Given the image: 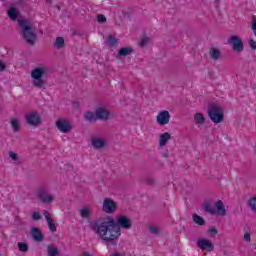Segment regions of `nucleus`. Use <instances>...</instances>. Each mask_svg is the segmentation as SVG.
<instances>
[{"label":"nucleus","mask_w":256,"mask_h":256,"mask_svg":"<svg viewBox=\"0 0 256 256\" xmlns=\"http://www.w3.org/2000/svg\"><path fill=\"white\" fill-rule=\"evenodd\" d=\"M131 227L133 222L125 215H120L117 221L112 216H107L90 223V229L105 243H116L121 237V229L127 230Z\"/></svg>","instance_id":"f257e3e1"},{"label":"nucleus","mask_w":256,"mask_h":256,"mask_svg":"<svg viewBox=\"0 0 256 256\" xmlns=\"http://www.w3.org/2000/svg\"><path fill=\"white\" fill-rule=\"evenodd\" d=\"M18 25L21 28V35L28 45H35L37 41V33L31 22L27 19H19Z\"/></svg>","instance_id":"f03ea898"},{"label":"nucleus","mask_w":256,"mask_h":256,"mask_svg":"<svg viewBox=\"0 0 256 256\" xmlns=\"http://www.w3.org/2000/svg\"><path fill=\"white\" fill-rule=\"evenodd\" d=\"M47 75V67L40 66L32 70L31 77L33 80L32 85L36 89H43L47 85V80L43 79Z\"/></svg>","instance_id":"7ed1b4c3"},{"label":"nucleus","mask_w":256,"mask_h":256,"mask_svg":"<svg viewBox=\"0 0 256 256\" xmlns=\"http://www.w3.org/2000/svg\"><path fill=\"white\" fill-rule=\"evenodd\" d=\"M208 116L213 123H223V109L217 106H212L208 109Z\"/></svg>","instance_id":"20e7f679"},{"label":"nucleus","mask_w":256,"mask_h":256,"mask_svg":"<svg viewBox=\"0 0 256 256\" xmlns=\"http://www.w3.org/2000/svg\"><path fill=\"white\" fill-rule=\"evenodd\" d=\"M37 197L42 203H53L55 201V197L51 194H49V189L47 187L42 186L38 189Z\"/></svg>","instance_id":"39448f33"},{"label":"nucleus","mask_w":256,"mask_h":256,"mask_svg":"<svg viewBox=\"0 0 256 256\" xmlns=\"http://www.w3.org/2000/svg\"><path fill=\"white\" fill-rule=\"evenodd\" d=\"M102 211L108 214L115 213V211H117V203H115L111 198H105L102 205Z\"/></svg>","instance_id":"423d86ee"},{"label":"nucleus","mask_w":256,"mask_h":256,"mask_svg":"<svg viewBox=\"0 0 256 256\" xmlns=\"http://www.w3.org/2000/svg\"><path fill=\"white\" fill-rule=\"evenodd\" d=\"M228 43L231 45L233 51H237L238 53H241L244 49L243 40L238 36H231L228 39Z\"/></svg>","instance_id":"0eeeda50"},{"label":"nucleus","mask_w":256,"mask_h":256,"mask_svg":"<svg viewBox=\"0 0 256 256\" xmlns=\"http://www.w3.org/2000/svg\"><path fill=\"white\" fill-rule=\"evenodd\" d=\"M169 121H171V114L167 110H162L158 113L156 117V123L161 127L168 125Z\"/></svg>","instance_id":"6e6552de"},{"label":"nucleus","mask_w":256,"mask_h":256,"mask_svg":"<svg viewBox=\"0 0 256 256\" xmlns=\"http://www.w3.org/2000/svg\"><path fill=\"white\" fill-rule=\"evenodd\" d=\"M56 127L60 131V133H71L73 126H71V122L66 119H59L56 121Z\"/></svg>","instance_id":"1a4fd4ad"},{"label":"nucleus","mask_w":256,"mask_h":256,"mask_svg":"<svg viewBox=\"0 0 256 256\" xmlns=\"http://www.w3.org/2000/svg\"><path fill=\"white\" fill-rule=\"evenodd\" d=\"M25 119L28 125H32L33 127H38V125H41V117L37 112H30L26 114Z\"/></svg>","instance_id":"9d476101"},{"label":"nucleus","mask_w":256,"mask_h":256,"mask_svg":"<svg viewBox=\"0 0 256 256\" xmlns=\"http://www.w3.org/2000/svg\"><path fill=\"white\" fill-rule=\"evenodd\" d=\"M95 117L96 119H100V121H109V117H111V112L104 107H97L95 109Z\"/></svg>","instance_id":"9b49d317"},{"label":"nucleus","mask_w":256,"mask_h":256,"mask_svg":"<svg viewBox=\"0 0 256 256\" xmlns=\"http://www.w3.org/2000/svg\"><path fill=\"white\" fill-rule=\"evenodd\" d=\"M91 143L94 149H103V147H107V139L105 138L94 137L91 139Z\"/></svg>","instance_id":"f8f14e48"},{"label":"nucleus","mask_w":256,"mask_h":256,"mask_svg":"<svg viewBox=\"0 0 256 256\" xmlns=\"http://www.w3.org/2000/svg\"><path fill=\"white\" fill-rule=\"evenodd\" d=\"M31 236H32V239H34V241H37L38 243H41V241L45 239V237L43 236V233L37 227L31 228Z\"/></svg>","instance_id":"ddd939ff"},{"label":"nucleus","mask_w":256,"mask_h":256,"mask_svg":"<svg viewBox=\"0 0 256 256\" xmlns=\"http://www.w3.org/2000/svg\"><path fill=\"white\" fill-rule=\"evenodd\" d=\"M197 245L202 250L208 249V251H213L214 248L213 243H211V241L203 238L198 240Z\"/></svg>","instance_id":"4468645a"},{"label":"nucleus","mask_w":256,"mask_h":256,"mask_svg":"<svg viewBox=\"0 0 256 256\" xmlns=\"http://www.w3.org/2000/svg\"><path fill=\"white\" fill-rule=\"evenodd\" d=\"M215 208L218 215H222V217H224V215H227V210L225 209V204H223L222 200H218L215 203Z\"/></svg>","instance_id":"2eb2a0df"},{"label":"nucleus","mask_w":256,"mask_h":256,"mask_svg":"<svg viewBox=\"0 0 256 256\" xmlns=\"http://www.w3.org/2000/svg\"><path fill=\"white\" fill-rule=\"evenodd\" d=\"M106 44L108 47H117V45H119V40H117V38L112 34H109L106 39Z\"/></svg>","instance_id":"dca6fc26"},{"label":"nucleus","mask_w":256,"mask_h":256,"mask_svg":"<svg viewBox=\"0 0 256 256\" xmlns=\"http://www.w3.org/2000/svg\"><path fill=\"white\" fill-rule=\"evenodd\" d=\"M133 53V47L127 46L123 47L118 51L119 57H127L128 55H131Z\"/></svg>","instance_id":"f3484780"},{"label":"nucleus","mask_w":256,"mask_h":256,"mask_svg":"<svg viewBox=\"0 0 256 256\" xmlns=\"http://www.w3.org/2000/svg\"><path fill=\"white\" fill-rule=\"evenodd\" d=\"M10 125L14 131V133H19L21 129V124L19 123V118H11Z\"/></svg>","instance_id":"a211bd4d"},{"label":"nucleus","mask_w":256,"mask_h":256,"mask_svg":"<svg viewBox=\"0 0 256 256\" xmlns=\"http://www.w3.org/2000/svg\"><path fill=\"white\" fill-rule=\"evenodd\" d=\"M170 139H171V134H169V132H165L163 134H160L159 146L160 147H165V145H167V141H169Z\"/></svg>","instance_id":"6ab92c4d"},{"label":"nucleus","mask_w":256,"mask_h":256,"mask_svg":"<svg viewBox=\"0 0 256 256\" xmlns=\"http://www.w3.org/2000/svg\"><path fill=\"white\" fill-rule=\"evenodd\" d=\"M8 17L9 19H12V21H17V17H19V11H17V8L15 7L9 8Z\"/></svg>","instance_id":"aec40b11"},{"label":"nucleus","mask_w":256,"mask_h":256,"mask_svg":"<svg viewBox=\"0 0 256 256\" xmlns=\"http://www.w3.org/2000/svg\"><path fill=\"white\" fill-rule=\"evenodd\" d=\"M210 57L214 61H219V59H221V51L217 48H211L210 49Z\"/></svg>","instance_id":"412c9836"},{"label":"nucleus","mask_w":256,"mask_h":256,"mask_svg":"<svg viewBox=\"0 0 256 256\" xmlns=\"http://www.w3.org/2000/svg\"><path fill=\"white\" fill-rule=\"evenodd\" d=\"M48 256H57L59 255V248L53 244L48 245L47 247Z\"/></svg>","instance_id":"4be33fe9"},{"label":"nucleus","mask_w":256,"mask_h":256,"mask_svg":"<svg viewBox=\"0 0 256 256\" xmlns=\"http://www.w3.org/2000/svg\"><path fill=\"white\" fill-rule=\"evenodd\" d=\"M84 118L89 123H94V121H97V116L91 111H87L84 113Z\"/></svg>","instance_id":"5701e85b"},{"label":"nucleus","mask_w":256,"mask_h":256,"mask_svg":"<svg viewBox=\"0 0 256 256\" xmlns=\"http://www.w3.org/2000/svg\"><path fill=\"white\" fill-rule=\"evenodd\" d=\"M80 217L82 219H89L91 217V208L89 207H84L80 210Z\"/></svg>","instance_id":"b1692460"},{"label":"nucleus","mask_w":256,"mask_h":256,"mask_svg":"<svg viewBox=\"0 0 256 256\" xmlns=\"http://www.w3.org/2000/svg\"><path fill=\"white\" fill-rule=\"evenodd\" d=\"M54 47L56 49H63V47H65V39L63 37H57L54 42Z\"/></svg>","instance_id":"393cba45"},{"label":"nucleus","mask_w":256,"mask_h":256,"mask_svg":"<svg viewBox=\"0 0 256 256\" xmlns=\"http://www.w3.org/2000/svg\"><path fill=\"white\" fill-rule=\"evenodd\" d=\"M203 209H204V211H206V213H209L210 215L217 214V210L213 206H211V204H209V203H205L203 205Z\"/></svg>","instance_id":"a878e982"},{"label":"nucleus","mask_w":256,"mask_h":256,"mask_svg":"<svg viewBox=\"0 0 256 256\" xmlns=\"http://www.w3.org/2000/svg\"><path fill=\"white\" fill-rule=\"evenodd\" d=\"M194 121L196 125H203V123H205V117H203V114L201 113H196L194 115Z\"/></svg>","instance_id":"bb28decb"},{"label":"nucleus","mask_w":256,"mask_h":256,"mask_svg":"<svg viewBox=\"0 0 256 256\" xmlns=\"http://www.w3.org/2000/svg\"><path fill=\"white\" fill-rule=\"evenodd\" d=\"M192 219L196 225H205V219H203V217L199 216L198 214H193Z\"/></svg>","instance_id":"cd10ccee"},{"label":"nucleus","mask_w":256,"mask_h":256,"mask_svg":"<svg viewBox=\"0 0 256 256\" xmlns=\"http://www.w3.org/2000/svg\"><path fill=\"white\" fill-rule=\"evenodd\" d=\"M18 249L22 253H27L29 251V246L27 245V243L19 242L18 243Z\"/></svg>","instance_id":"c85d7f7f"},{"label":"nucleus","mask_w":256,"mask_h":256,"mask_svg":"<svg viewBox=\"0 0 256 256\" xmlns=\"http://www.w3.org/2000/svg\"><path fill=\"white\" fill-rule=\"evenodd\" d=\"M47 224L50 231H52V233H55V231H57V226L55 225V222H53V220H51L50 222H47Z\"/></svg>","instance_id":"c756f323"},{"label":"nucleus","mask_w":256,"mask_h":256,"mask_svg":"<svg viewBox=\"0 0 256 256\" xmlns=\"http://www.w3.org/2000/svg\"><path fill=\"white\" fill-rule=\"evenodd\" d=\"M149 231H150V233H152V235H159V233H160L159 227H157V226H150Z\"/></svg>","instance_id":"7c9ffc66"},{"label":"nucleus","mask_w":256,"mask_h":256,"mask_svg":"<svg viewBox=\"0 0 256 256\" xmlns=\"http://www.w3.org/2000/svg\"><path fill=\"white\" fill-rule=\"evenodd\" d=\"M97 21L98 23H107V17H105L103 14H98Z\"/></svg>","instance_id":"2f4dec72"},{"label":"nucleus","mask_w":256,"mask_h":256,"mask_svg":"<svg viewBox=\"0 0 256 256\" xmlns=\"http://www.w3.org/2000/svg\"><path fill=\"white\" fill-rule=\"evenodd\" d=\"M148 43H149V38L144 37V38L141 39V41L138 43V45L140 47H145V45H147Z\"/></svg>","instance_id":"473e14b6"},{"label":"nucleus","mask_w":256,"mask_h":256,"mask_svg":"<svg viewBox=\"0 0 256 256\" xmlns=\"http://www.w3.org/2000/svg\"><path fill=\"white\" fill-rule=\"evenodd\" d=\"M47 223L53 221V219L51 218V214H49V211L45 210L44 213H43Z\"/></svg>","instance_id":"72a5a7b5"},{"label":"nucleus","mask_w":256,"mask_h":256,"mask_svg":"<svg viewBox=\"0 0 256 256\" xmlns=\"http://www.w3.org/2000/svg\"><path fill=\"white\" fill-rule=\"evenodd\" d=\"M9 157L13 161H17L19 159V156H17V154L15 152H12V151L9 152Z\"/></svg>","instance_id":"f704fd0d"},{"label":"nucleus","mask_w":256,"mask_h":256,"mask_svg":"<svg viewBox=\"0 0 256 256\" xmlns=\"http://www.w3.org/2000/svg\"><path fill=\"white\" fill-rule=\"evenodd\" d=\"M32 219H33L34 221H39V219H41V214H40L39 212H34V213L32 214Z\"/></svg>","instance_id":"c9c22d12"},{"label":"nucleus","mask_w":256,"mask_h":256,"mask_svg":"<svg viewBox=\"0 0 256 256\" xmlns=\"http://www.w3.org/2000/svg\"><path fill=\"white\" fill-rule=\"evenodd\" d=\"M249 45H250L251 49H253V51L256 50V42H255V40H249Z\"/></svg>","instance_id":"e433bc0d"},{"label":"nucleus","mask_w":256,"mask_h":256,"mask_svg":"<svg viewBox=\"0 0 256 256\" xmlns=\"http://www.w3.org/2000/svg\"><path fill=\"white\" fill-rule=\"evenodd\" d=\"M252 30L254 31V35L256 36V18L252 20Z\"/></svg>","instance_id":"4c0bfd02"},{"label":"nucleus","mask_w":256,"mask_h":256,"mask_svg":"<svg viewBox=\"0 0 256 256\" xmlns=\"http://www.w3.org/2000/svg\"><path fill=\"white\" fill-rule=\"evenodd\" d=\"M244 239L247 241V243H251V235L249 233L244 234Z\"/></svg>","instance_id":"58836bf2"},{"label":"nucleus","mask_w":256,"mask_h":256,"mask_svg":"<svg viewBox=\"0 0 256 256\" xmlns=\"http://www.w3.org/2000/svg\"><path fill=\"white\" fill-rule=\"evenodd\" d=\"M146 183H147L148 185H155V179H153V178H148V179H146Z\"/></svg>","instance_id":"ea45409f"},{"label":"nucleus","mask_w":256,"mask_h":256,"mask_svg":"<svg viewBox=\"0 0 256 256\" xmlns=\"http://www.w3.org/2000/svg\"><path fill=\"white\" fill-rule=\"evenodd\" d=\"M5 69H7V65L0 61V71H5Z\"/></svg>","instance_id":"a19ab883"},{"label":"nucleus","mask_w":256,"mask_h":256,"mask_svg":"<svg viewBox=\"0 0 256 256\" xmlns=\"http://www.w3.org/2000/svg\"><path fill=\"white\" fill-rule=\"evenodd\" d=\"M210 233L217 235V229L215 227L210 228Z\"/></svg>","instance_id":"79ce46f5"},{"label":"nucleus","mask_w":256,"mask_h":256,"mask_svg":"<svg viewBox=\"0 0 256 256\" xmlns=\"http://www.w3.org/2000/svg\"><path fill=\"white\" fill-rule=\"evenodd\" d=\"M72 105L74 109H79V102H73Z\"/></svg>","instance_id":"37998d69"},{"label":"nucleus","mask_w":256,"mask_h":256,"mask_svg":"<svg viewBox=\"0 0 256 256\" xmlns=\"http://www.w3.org/2000/svg\"><path fill=\"white\" fill-rule=\"evenodd\" d=\"M110 256H121V254H119V253H114V254H112V255H110Z\"/></svg>","instance_id":"c03bdc74"}]
</instances>
